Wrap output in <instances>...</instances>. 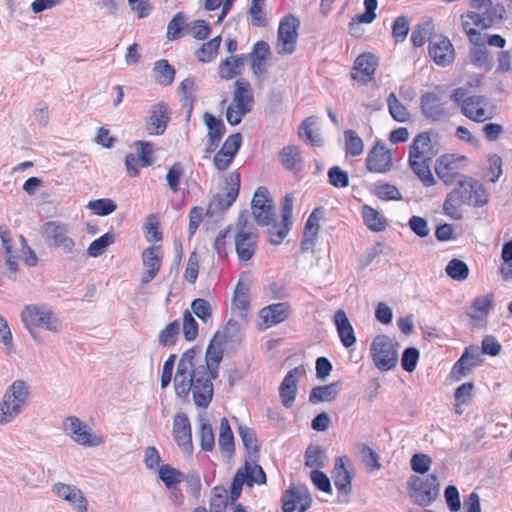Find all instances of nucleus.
Wrapping results in <instances>:
<instances>
[{
	"label": "nucleus",
	"mask_w": 512,
	"mask_h": 512,
	"mask_svg": "<svg viewBox=\"0 0 512 512\" xmlns=\"http://www.w3.org/2000/svg\"><path fill=\"white\" fill-rule=\"evenodd\" d=\"M367 171L374 174H386L394 167L393 152L383 142L377 141L367 152L365 159Z\"/></svg>",
	"instance_id": "14"
},
{
	"label": "nucleus",
	"mask_w": 512,
	"mask_h": 512,
	"mask_svg": "<svg viewBox=\"0 0 512 512\" xmlns=\"http://www.w3.org/2000/svg\"><path fill=\"white\" fill-rule=\"evenodd\" d=\"M199 440L202 450L210 452L215 445V437L212 426L209 423L203 422L199 427Z\"/></svg>",
	"instance_id": "64"
},
{
	"label": "nucleus",
	"mask_w": 512,
	"mask_h": 512,
	"mask_svg": "<svg viewBox=\"0 0 512 512\" xmlns=\"http://www.w3.org/2000/svg\"><path fill=\"white\" fill-rule=\"evenodd\" d=\"M204 121L208 128L206 152L211 153L218 147L226 129L221 119L216 118L213 114L208 112L204 114Z\"/></svg>",
	"instance_id": "34"
},
{
	"label": "nucleus",
	"mask_w": 512,
	"mask_h": 512,
	"mask_svg": "<svg viewBox=\"0 0 512 512\" xmlns=\"http://www.w3.org/2000/svg\"><path fill=\"white\" fill-rule=\"evenodd\" d=\"M299 20L293 15L285 16L279 24L276 50L281 55L295 50L298 38Z\"/></svg>",
	"instance_id": "16"
},
{
	"label": "nucleus",
	"mask_w": 512,
	"mask_h": 512,
	"mask_svg": "<svg viewBox=\"0 0 512 512\" xmlns=\"http://www.w3.org/2000/svg\"><path fill=\"white\" fill-rule=\"evenodd\" d=\"M461 113L471 121L483 123L495 116L496 108L485 96L472 95L462 101Z\"/></svg>",
	"instance_id": "13"
},
{
	"label": "nucleus",
	"mask_w": 512,
	"mask_h": 512,
	"mask_svg": "<svg viewBox=\"0 0 512 512\" xmlns=\"http://www.w3.org/2000/svg\"><path fill=\"white\" fill-rule=\"evenodd\" d=\"M470 7L471 10L461 15L462 28L469 41L477 47H485L488 43L490 46L503 48L506 40L501 35L494 34L486 40L476 28L485 30L492 27L502 19L504 8L493 5L491 0H471Z\"/></svg>",
	"instance_id": "3"
},
{
	"label": "nucleus",
	"mask_w": 512,
	"mask_h": 512,
	"mask_svg": "<svg viewBox=\"0 0 512 512\" xmlns=\"http://www.w3.org/2000/svg\"><path fill=\"white\" fill-rule=\"evenodd\" d=\"M279 158L281 164L289 171L297 172L302 168L303 160L297 146L289 145L284 147L279 153Z\"/></svg>",
	"instance_id": "40"
},
{
	"label": "nucleus",
	"mask_w": 512,
	"mask_h": 512,
	"mask_svg": "<svg viewBox=\"0 0 512 512\" xmlns=\"http://www.w3.org/2000/svg\"><path fill=\"white\" fill-rule=\"evenodd\" d=\"M222 38L220 35L204 42L196 51L195 57L199 62L208 63L213 61L217 55L221 45Z\"/></svg>",
	"instance_id": "43"
},
{
	"label": "nucleus",
	"mask_w": 512,
	"mask_h": 512,
	"mask_svg": "<svg viewBox=\"0 0 512 512\" xmlns=\"http://www.w3.org/2000/svg\"><path fill=\"white\" fill-rule=\"evenodd\" d=\"M222 358L223 349L214 340L209 343L204 358L198 356L195 348L186 350L174 376L176 395L185 399L191 392L194 404L199 408H207L213 398V380L218 377Z\"/></svg>",
	"instance_id": "1"
},
{
	"label": "nucleus",
	"mask_w": 512,
	"mask_h": 512,
	"mask_svg": "<svg viewBox=\"0 0 512 512\" xmlns=\"http://www.w3.org/2000/svg\"><path fill=\"white\" fill-rule=\"evenodd\" d=\"M250 288L248 284L239 281L234 289L232 299L233 309L246 312L250 308Z\"/></svg>",
	"instance_id": "48"
},
{
	"label": "nucleus",
	"mask_w": 512,
	"mask_h": 512,
	"mask_svg": "<svg viewBox=\"0 0 512 512\" xmlns=\"http://www.w3.org/2000/svg\"><path fill=\"white\" fill-rule=\"evenodd\" d=\"M172 435L177 446L185 453L193 451L192 429L188 416L185 413H177L173 418Z\"/></svg>",
	"instance_id": "23"
},
{
	"label": "nucleus",
	"mask_w": 512,
	"mask_h": 512,
	"mask_svg": "<svg viewBox=\"0 0 512 512\" xmlns=\"http://www.w3.org/2000/svg\"><path fill=\"white\" fill-rule=\"evenodd\" d=\"M182 332L187 341H193L198 336V323L187 309L183 312Z\"/></svg>",
	"instance_id": "62"
},
{
	"label": "nucleus",
	"mask_w": 512,
	"mask_h": 512,
	"mask_svg": "<svg viewBox=\"0 0 512 512\" xmlns=\"http://www.w3.org/2000/svg\"><path fill=\"white\" fill-rule=\"evenodd\" d=\"M374 194L383 201L401 200L402 195L399 189L392 184L377 182L374 185Z\"/></svg>",
	"instance_id": "56"
},
{
	"label": "nucleus",
	"mask_w": 512,
	"mask_h": 512,
	"mask_svg": "<svg viewBox=\"0 0 512 512\" xmlns=\"http://www.w3.org/2000/svg\"><path fill=\"white\" fill-rule=\"evenodd\" d=\"M466 162L464 155L444 154L436 160L435 173L444 184L452 185L460 181Z\"/></svg>",
	"instance_id": "12"
},
{
	"label": "nucleus",
	"mask_w": 512,
	"mask_h": 512,
	"mask_svg": "<svg viewBox=\"0 0 512 512\" xmlns=\"http://www.w3.org/2000/svg\"><path fill=\"white\" fill-rule=\"evenodd\" d=\"M388 110L391 117L400 123H405L410 121L411 114L407 107L400 102L397 95L394 92H391L387 98Z\"/></svg>",
	"instance_id": "46"
},
{
	"label": "nucleus",
	"mask_w": 512,
	"mask_h": 512,
	"mask_svg": "<svg viewBox=\"0 0 512 512\" xmlns=\"http://www.w3.org/2000/svg\"><path fill=\"white\" fill-rule=\"evenodd\" d=\"M407 487L410 497L422 507L429 506L439 496L440 482L435 474L428 476H411Z\"/></svg>",
	"instance_id": "8"
},
{
	"label": "nucleus",
	"mask_w": 512,
	"mask_h": 512,
	"mask_svg": "<svg viewBox=\"0 0 512 512\" xmlns=\"http://www.w3.org/2000/svg\"><path fill=\"white\" fill-rule=\"evenodd\" d=\"M142 262L144 271L141 276V283H150L160 271L162 265V254L160 246H151L143 250Z\"/></svg>",
	"instance_id": "25"
},
{
	"label": "nucleus",
	"mask_w": 512,
	"mask_h": 512,
	"mask_svg": "<svg viewBox=\"0 0 512 512\" xmlns=\"http://www.w3.org/2000/svg\"><path fill=\"white\" fill-rule=\"evenodd\" d=\"M184 174V165L181 162H175L168 168L165 179L167 181L169 190L172 193H177L179 191L180 182L184 177Z\"/></svg>",
	"instance_id": "54"
},
{
	"label": "nucleus",
	"mask_w": 512,
	"mask_h": 512,
	"mask_svg": "<svg viewBox=\"0 0 512 512\" xmlns=\"http://www.w3.org/2000/svg\"><path fill=\"white\" fill-rule=\"evenodd\" d=\"M88 208L98 216H106L113 213L117 209L116 203L109 198H101L90 201Z\"/></svg>",
	"instance_id": "61"
},
{
	"label": "nucleus",
	"mask_w": 512,
	"mask_h": 512,
	"mask_svg": "<svg viewBox=\"0 0 512 512\" xmlns=\"http://www.w3.org/2000/svg\"><path fill=\"white\" fill-rule=\"evenodd\" d=\"M228 498L230 499V495L228 496L227 490L223 486H216L212 490V495L210 498V511L211 512H226V507L228 504Z\"/></svg>",
	"instance_id": "55"
},
{
	"label": "nucleus",
	"mask_w": 512,
	"mask_h": 512,
	"mask_svg": "<svg viewBox=\"0 0 512 512\" xmlns=\"http://www.w3.org/2000/svg\"><path fill=\"white\" fill-rule=\"evenodd\" d=\"M348 458L346 456L338 457L332 471V477L335 487L338 491L345 494L351 491L352 474L346 467Z\"/></svg>",
	"instance_id": "36"
},
{
	"label": "nucleus",
	"mask_w": 512,
	"mask_h": 512,
	"mask_svg": "<svg viewBox=\"0 0 512 512\" xmlns=\"http://www.w3.org/2000/svg\"><path fill=\"white\" fill-rule=\"evenodd\" d=\"M42 231L44 238L50 245L60 247L66 253L73 251L74 241L68 236V229L65 224L48 221L43 225Z\"/></svg>",
	"instance_id": "20"
},
{
	"label": "nucleus",
	"mask_w": 512,
	"mask_h": 512,
	"mask_svg": "<svg viewBox=\"0 0 512 512\" xmlns=\"http://www.w3.org/2000/svg\"><path fill=\"white\" fill-rule=\"evenodd\" d=\"M311 502L306 492L290 487L282 496V512H305L311 506Z\"/></svg>",
	"instance_id": "28"
},
{
	"label": "nucleus",
	"mask_w": 512,
	"mask_h": 512,
	"mask_svg": "<svg viewBox=\"0 0 512 512\" xmlns=\"http://www.w3.org/2000/svg\"><path fill=\"white\" fill-rule=\"evenodd\" d=\"M305 370L298 366L290 370L279 386V396L284 407L290 408L294 405L298 392V382Z\"/></svg>",
	"instance_id": "24"
},
{
	"label": "nucleus",
	"mask_w": 512,
	"mask_h": 512,
	"mask_svg": "<svg viewBox=\"0 0 512 512\" xmlns=\"http://www.w3.org/2000/svg\"><path fill=\"white\" fill-rule=\"evenodd\" d=\"M290 314V306L286 302L268 305L259 311V318L264 329L284 322Z\"/></svg>",
	"instance_id": "30"
},
{
	"label": "nucleus",
	"mask_w": 512,
	"mask_h": 512,
	"mask_svg": "<svg viewBox=\"0 0 512 512\" xmlns=\"http://www.w3.org/2000/svg\"><path fill=\"white\" fill-rule=\"evenodd\" d=\"M254 94L251 84L245 79H238L234 83L232 100L226 109L227 122L238 125L243 117L252 111Z\"/></svg>",
	"instance_id": "5"
},
{
	"label": "nucleus",
	"mask_w": 512,
	"mask_h": 512,
	"mask_svg": "<svg viewBox=\"0 0 512 512\" xmlns=\"http://www.w3.org/2000/svg\"><path fill=\"white\" fill-rule=\"evenodd\" d=\"M324 452L319 446L310 445L305 452V465L310 468H321L324 465Z\"/></svg>",
	"instance_id": "63"
},
{
	"label": "nucleus",
	"mask_w": 512,
	"mask_h": 512,
	"mask_svg": "<svg viewBox=\"0 0 512 512\" xmlns=\"http://www.w3.org/2000/svg\"><path fill=\"white\" fill-rule=\"evenodd\" d=\"M187 17L183 12H177L170 20L167 26L166 37L170 41L177 40L184 35V30L187 31L186 23Z\"/></svg>",
	"instance_id": "51"
},
{
	"label": "nucleus",
	"mask_w": 512,
	"mask_h": 512,
	"mask_svg": "<svg viewBox=\"0 0 512 512\" xmlns=\"http://www.w3.org/2000/svg\"><path fill=\"white\" fill-rule=\"evenodd\" d=\"M21 320L34 339H36L35 329L43 328L56 333L61 328L56 315L44 305H26L21 312Z\"/></svg>",
	"instance_id": "7"
},
{
	"label": "nucleus",
	"mask_w": 512,
	"mask_h": 512,
	"mask_svg": "<svg viewBox=\"0 0 512 512\" xmlns=\"http://www.w3.org/2000/svg\"><path fill=\"white\" fill-rule=\"evenodd\" d=\"M446 274L453 280L463 281L468 278L469 268L467 264L459 259H452L445 268Z\"/></svg>",
	"instance_id": "57"
},
{
	"label": "nucleus",
	"mask_w": 512,
	"mask_h": 512,
	"mask_svg": "<svg viewBox=\"0 0 512 512\" xmlns=\"http://www.w3.org/2000/svg\"><path fill=\"white\" fill-rule=\"evenodd\" d=\"M458 186L466 188L465 197L469 198V200H465L467 205L481 207L489 202V194L479 181L471 177H465L464 180L458 182Z\"/></svg>",
	"instance_id": "29"
},
{
	"label": "nucleus",
	"mask_w": 512,
	"mask_h": 512,
	"mask_svg": "<svg viewBox=\"0 0 512 512\" xmlns=\"http://www.w3.org/2000/svg\"><path fill=\"white\" fill-rule=\"evenodd\" d=\"M158 477L166 488H174L184 481V474L169 464L161 465L158 469Z\"/></svg>",
	"instance_id": "49"
},
{
	"label": "nucleus",
	"mask_w": 512,
	"mask_h": 512,
	"mask_svg": "<svg viewBox=\"0 0 512 512\" xmlns=\"http://www.w3.org/2000/svg\"><path fill=\"white\" fill-rule=\"evenodd\" d=\"M241 143L242 136L240 133L231 134L227 137L213 158L214 166L219 172L226 171L230 167L240 149Z\"/></svg>",
	"instance_id": "22"
},
{
	"label": "nucleus",
	"mask_w": 512,
	"mask_h": 512,
	"mask_svg": "<svg viewBox=\"0 0 512 512\" xmlns=\"http://www.w3.org/2000/svg\"><path fill=\"white\" fill-rule=\"evenodd\" d=\"M436 155L437 150L432 143L430 132H421L413 138L408 151V164L410 169L427 187L435 184L430 164Z\"/></svg>",
	"instance_id": "4"
},
{
	"label": "nucleus",
	"mask_w": 512,
	"mask_h": 512,
	"mask_svg": "<svg viewBox=\"0 0 512 512\" xmlns=\"http://www.w3.org/2000/svg\"><path fill=\"white\" fill-rule=\"evenodd\" d=\"M182 94V104L188 107L189 111L193 109L194 102L196 101V83L191 77L182 80L178 87Z\"/></svg>",
	"instance_id": "53"
},
{
	"label": "nucleus",
	"mask_w": 512,
	"mask_h": 512,
	"mask_svg": "<svg viewBox=\"0 0 512 512\" xmlns=\"http://www.w3.org/2000/svg\"><path fill=\"white\" fill-rule=\"evenodd\" d=\"M234 242L240 262H248L254 257L258 247V236L251 229L247 228L246 221L242 222L241 218L237 222Z\"/></svg>",
	"instance_id": "15"
},
{
	"label": "nucleus",
	"mask_w": 512,
	"mask_h": 512,
	"mask_svg": "<svg viewBox=\"0 0 512 512\" xmlns=\"http://www.w3.org/2000/svg\"><path fill=\"white\" fill-rule=\"evenodd\" d=\"M379 66V58L371 52H363L356 57L351 69V78L359 83L368 84L374 79Z\"/></svg>",
	"instance_id": "17"
},
{
	"label": "nucleus",
	"mask_w": 512,
	"mask_h": 512,
	"mask_svg": "<svg viewBox=\"0 0 512 512\" xmlns=\"http://www.w3.org/2000/svg\"><path fill=\"white\" fill-rule=\"evenodd\" d=\"M361 215L366 227L373 232H381L387 226V220L376 209L369 205H363Z\"/></svg>",
	"instance_id": "39"
},
{
	"label": "nucleus",
	"mask_w": 512,
	"mask_h": 512,
	"mask_svg": "<svg viewBox=\"0 0 512 512\" xmlns=\"http://www.w3.org/2000/svg\"><path fill=\"white\" fill-rule=\"evenodd\" d=\"M420 111L432 122L442 121L450 115V107L440 86L424 92L420 97Z\"/></svg>",
	"instance_id": "9"
},
{
	"label": "nucleus",
	"mask_w": 512,
	"mask_h": 512,
	"mask_svg": "<svg viewBox=\"0 0 512 512\" xmlns=\"http://www.w3.org/2000/svg\"><path fill=\"white\" fill-rule=\"evenodd\" d=\"M340 382L336 381L328 385L316 386L312 388L309 395V402L311 404H318L320 402L334 401L339 392Z\"/></svg>",
	"instance_id": "38"
},
{
	"label": "nucleus",
	"mask_w": 512,
	"mask_h": 512,
	"mask_svg": "<svg viewBox=\"0 0 512 512\" xmlns=\"http://www.w3.org/2000/svg\"><path fill=\"white\" fill-rule=\"evenodd\" d=\"M346 157H358L364 151V142L356 131L348 129L344 131Z\"/></svg>",
	"instance_id": "47"
},
{
	"label": "nucleus",
	"mask_w": 512,
	"mask_h": 512,
	"mask_svg": "<svg viewBox=\"0 0 512 512\" xmlns=\"http://www.w3.org/2000/svg\"><path fill=\"white\" fill-rule=\"evenodd\" d=\"M429 56L439 66H448L455 59V50L450 39L444 35H434L429 39Z\"/></svg>",
	"instance_id": "18"
},
{
	"label": "nucleus",
	"mask_w": 512,
	"mask_h": 512,
	"mask_svg": "<svg viewBox=\"0 0 512 512\" xmlns=\"http://www.w3.org/2000/svg\"><path fill=\"white\" fill-rule=\"evenodd\" d=\"M480 363V354L477 348L466 349L463 355L456 361L451 370V377L459 381L465 377L471 368Z\"/></svg>",
	"instance_id": "33"
},
{
	"label": "nucleus",
	"mask_w": 512,
	"mask_h": 512,
	"mask_svg": "<svg viewBox=\"0 0 512 512\" xmlns=\"http://www.w3.org/2000/svg\"><path fill=\"white\" fill-rule=\"evenodd\" d=\"M269 56L270 47L265 41H258L254 44L250 54L251 67L254 74L259 75L266 71V63Z\"/></svg>",
	"instance_id": "37"
},
{
	"label": "nucleus",
	"mask_w": 512,
	"mask_h": 512,
	"mask_svg": "<svg viewBox=\"0 0 512 512\" xmlns=\"http://www.w3.org/2000/svg\"><path fill=\"white\" fill-rule=\"evenodd\" d=\"M238 434L248 454L257 455L259 452V445L254 431L246 426H239Z\"/></svg>",
	"instance_id": "58"
},
{
	"label": "nucleus",
	"mask_w": 512,
	"mask_h": 512,
	"mask_svg": "<svg viewBox=\"0 0 512 512\" xmlns=\"http://www.w3.org/2000/svg\"><path fill=\"white\" fill-rule=\"evenodd\" d=\"M226 192L225 194H216L213 196L210 207L214 210L224 212L228 210L236 201L241 185V176L238 171L231 172L226 178Z\"/></svg>",
	"instance_id": "19"
},
{
	"label": "nucleus",
	"mask_w": 512,
	"mask_h": 512,
	"mask_svg": "<svg viewBox=\"0 0 512 512\" xmlns=\"http://www.w3.org/2000/svg\"><path fill=\"white\" fill-rule=\"evenodd\" d=\"M63 425L65 432L80 445L97 446L102 443V438L91 434L87 425L75 416L67 417Z\"/></svg>",
	"instance_id": "21"
},
{
	"label": "nucleus",
	"mask_w": 512,
	"mask_h": 512,
	"mask_svg": "<svg viewBox=\"0 0 512 512\" xmlns=\"http://www.w3.org/2000/svg\"><path fill=\"white\" fill-rule=\"evenodd\" d=\"M29 397V387L22 380L14 381L0 402V425L7 424L20 414Z\"/></svg>",
	"instance_id": "6"
},
{
	"label": "nucleus",
	"mask_w": 512,
	"mask_h": 512,
	"mask_svg": "<svg viewBox=\"0 0 512 512\" xmlns=\"http://www.w3.org/2000/svg\"><path fill=\"white\" fill-rule=\"evenodd\" d=\"M220 433L218 439V445L222 452H224L228 457H230L235 450L234 446V436L229 425L227 418L223 417L220 420Z\"/></svg>",
	"instance_id": "45"
},
{
	"label": "nucleus",
	"mask_w": 512,
	"mask_h": 512,
	"mask_svg": "<svg viewBox=\"0 0 512 512\" xmlns=\"http://www.w3.org/2000/svg\"><path fill=\"white\" fill-rule=\"evenodd\" d=\"M266 480V474L260 465L245 462L244 466L236 471L232 479L230 487L231 502H235L241 496L244 484L253 487L255 484H265Z\"/></svg>",
	"instance_id": "11"
},
{
	"label": "nucleus",
	"mask_w": 512,
	"mask_h": 512,
	"mask_svg": "<svg viewBox=\"0 0 512 512\" xmlns=\"http://www.w3.org/2000/svg\"><path fill=\"white\" fill-rule=\"evenodd\" d=\"M502 174V158L497 154H489L487 166L482 172V178L488 182L495 183L499 180Z\"/></svg>",
	"instance_id": "50"
},
{
	"label": "nucleus",
	"mask_w": 512,
	"mask_h": 512,
	"mask_svg": "<svg viewBox=\"0 0 512 512\" xmlns=\"http://www.w3.org/2000/svg\"><path fill=\"white\" fill-rule=\"evenodd\" d=\"M53 491L58 497L70 503L76 512H88V502L83 492L74 485L57 483Z\"/></svg>",
	"instance_id": "27"
},
{
	"label": "nucleus",
	"mask_w": 512,
	"mask_h": 512,
	"mask_svg": "<svg viewBox=\"0 0 512 512\" xmlns=\"http://www.w3.org/2000/svg\"><path fill=\"white\" fill-rule=\"evenodd\" d=\"M114 241V234L111 232H107L90 243L87 249L88 254L92 257H98L105 251V249L109 245L113 244Z\"/></svg>",
	"instance_id": "59"
},
{
	"label": "nucleus",
	"mask_w": 512,
	"mask_h": 512,
	"mask_svg": "<svg viewBox=\"0 0 512 512\" xmlns=\"http://www.w3.org/2000/svg\"><path fill=\"white\" fill-rule=\"evenodd\" d=\"M334 324L342 345L346 348L353 346L356 342V336L354 328L344 310L339 309L335 312Z\"/></svg>",
	"instance_id": "35"
},
{
	"label": "nucleus",
	"mask_w": 512,
	"mask_h": 512,
	"mask_svg": "<svg viewBox=\"0 0 512 512\" xmlns=\"http://www.w3.org/2000/svg\"><path fill=\"white\" fill-rule=\"evenodd\" d=\"M176 70L166 59H160L155 62L153 75L155 81L162 86H169L173 83Z\"/></svg>",
	"instance_id": "41"
},
{
	"label": "nucleus",
	"mask_w": 512,
	"mask_h": 512,
	"mask_svg": "<svg viewBox=\"0 0 512 512\" xmlns=\"http://www.w3.org/2000/svg\"><path fill=\"white\" fill-rule=\"evenodd\" d=\"M180 332V323L174 320L168 323L164 329L159 332L158 343L162 347L173 346L176 344Z\"/></svg>",
	"instance_id": "52"
},
{
	"label": "nucleus",
	"mask_w": 512,
	"mask_h": 512,
	"mask_svg": "<svg viewBox=\"0 0 512 512\" xmlns=\"http://www.w3.org/2000/svg\"><path fill=\"white\" fill-rule=\"evenodd\" d=\"M322 212L320 208H316L309 215L303 230V238L301 241V250L303 252L312 250L315 246L317 235L320 229V219Z\"/></svg>",
	"instance_id": "32"
},
{
	"label": "nucleus",
	"mask_w": 512,
	"mask_h": 512,
	"mask_svg": "<svg viewBox=\"0 0 512 512\" xmlns=\"http://www.w3.org/2000/svg\"><path fill=\"white\" fill-rule=\"evenodd\" d=\"M466 188L459 187L458 185L448 193L444 204L443 211L444 213L454 220H461L463 217L462 207L467 205L465 200H469L466 198Z\"/></svg>",
	"instance_id": "31"
},
{
	"label": "nucleus",
	"mask_w": 512,
	"mask_h": 512,
	"mask_svg": "<svg viewBox=\"0 0 512 512\" xmlns=\"http://www.w3.org/2000/svg\"><path fill=\"white\" fill-rule=\"evenodd\" d=\"M398 344L386 335H378L371 343L370 353L375 366L381 371L394 368L398 361Z\"/></svg>",
	"instance_id": "10"
},
{
	"label": "nucleus",
	"mask_w": 512,
	"mask_h": 512,
	"mask_svg": "<svg viewBox=\"0 0 512 512\" xmlns=\"http://www.w3.org/2000/svg\"><path fill=\"white\" fill-rule=\"evenodd\" d=\"M492 303L493 299L490 295L475 298L468 313L469 317L475 321L485 320L492 308Z\"/></svg>",
	"instance_id": "44"
},
{
	"label": "nucleus",
	"mask_w": 512,
	"mask_h": 512,
	"mask_svg": "<svg viewBox=\"0 0 512 512\" xmlns=\"http://www.w3.org/2000/svg\"><path fill=\"white\" fill-rule=\"evenodd\" d=\"M170 120L167 104L159 102L151 109V115L146 119V131L149 135H162Z\"/></svg>",
	"instance_id": "26"
},
{
	"label": "nucleus",
	"mask_w": 512,
	"mask_h": 512,
	"mask_svg": "<svg viewBox=\"0 0 512 512\" xmlns=\"http://www.w3.org/2000/svg\"><path fill=\"white\" fill-rule=\"evenodd\" d=\"M293 198L286 195L281 203V221H277L272 199L266 187H259L252 199V214L259 226L267 227L269 242L279 245L292 225Z\"/></svg>",
	"instance_id": "2"
},
{
	"label": "nucleus",
	"mask_w": 512,
	"mask_h": 512,
	"mask_svg": "<svg viewBox=\"0 0 512 512\" xmlns=\"http://www.w3.org/2000/svg\"><path fill=\"white\" fill-rule=\"evenodd\" d=\"M187 33L196 40H205L211 33V26L207 21L197 19L187 24Z\"/></svg>",
	"instance_id": "60"
},
{
	"label": "nucleus",
	"mask_w": 512,
	"mask_h": 512,
	"mask_svg": "<svg viewBox=\"0 0 512 512\" xmlns=\"http://www.w3.org/2000/svg\"><path fill=\"white\" fill-rule=\"evenodd\" d=\"M244 66L243 57L230 56L219 65V75L222 79L230 80L242 73Z\"/></svg>",
	"instance_id": "42"
}]
</instances>
